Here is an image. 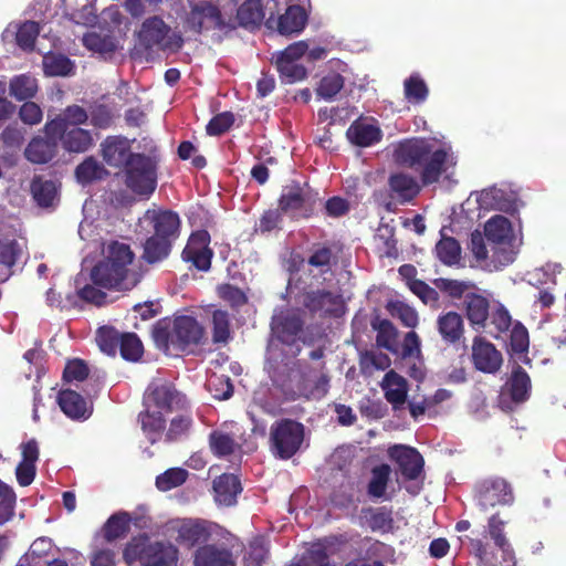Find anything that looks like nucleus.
<instances>
[{"instance_id":"nucleus-4","label":"nucleus","mask_w":566,"mask_h":566,"mask_svg":"<svg viewBox=\"0 0 566 566\" xmlns=\"http://www.w3.org/2000/svg\"><path fill=\"white\" fill-rule=\"evenodd\" d=\"M123 559L127 565L178 566L179 549L168 541L153 542L146 534H139L125 545Z\"/></svg>"},{"instance_id":"nucleus-48","label":"nucleus","mask_w":566,"mask_h":566,"mask_svg":"<svg viewBox=\"0 0 566 566\" xmlns=\"http://www.w3.org/2000/svg\"><path fill=\"white\" fill-rule=\"evenodd\" d=\"M36 92V80L30 75H17L10 81V95L17 101H28L34 97Z\"/></svg>"},{"instance_id":"nucleus-34","label":"nucleus","mask_w":566,"mask_h":566,"mask_svg":"<svg viewBox=\"0 0 566 566\" xmlns=\"http://www.w3.org/2000/svg\"><path fill=\"white\" fill-rule=\"evenodd\" d=\"M484 233L489 244L513 240V230L510 220L500 214L486 221Z\"/></svg>"},{"instance_id":"nucleus-42","label":"nucleus","mask_w":566,"mask_h":566,"mask_svg":"<svg viewBox=\"0 0 566 566\" xmlns=\"http://www.w3.org/2000/svg\"><path fill=\"white\" fill-rule=\"evenodd\" d=\"M436 255L441 263L448 266L455 265L461 259V247L453 237L442 235L434 248Z\"/></svg>"},{"instance_id":"nucleus-62","label":"nucleus","mask_w":566,"mask_h":566,"mask_svg":"<svg viewBox=\"0 0 566 566\" xmlns=\"http://www.w3.org/2000/svg\"><path fill=\"white\" fill-rule=\"evenodd\" d=\"M88 118L91 124L97 128H108L113 123V114L111 108L105 104L94 103L90 106Z\"/></svg>"},{"instance_id":"nucleus-13","label":"nucleus","mask_w":566,"mask_h":566,"mask_svg":"<svg viewBox=\"0 0 566 566\" xmlns=\"http://www.w3.org/2000/svg\"><path fill=\"white\" fill-rule=\"evenodd\" d=\"M210 239V234L207 230L192 232L182 250V260L191 263L199 271H208L211 268L213 256V251L209 247Z\"/></svg>"},{"instance_id":"nucleus-2","label":"nucleus","mask_w":566,"mask_h":566,"mask_svg":"<svg viewBox=\"0 0 566 566\" xmlns=\"http://www.w3.org/2000/svg\"><path fill=\"white\" fill-rule=\"evenodd\" d=\"M151 336L160 350L188 355L196 354L208 340L206 327L190 315H179L172 321L159 319L153 327Z\"/></svg>"},{"instance_id":"nucleus-41","label":"nucleus","mask_w":566,"mask_h":566,"mask_svg":"<svg viewBox=\"0 0 566 566\" xmlns=\"http://www.w3.org/2000/svg\"><path fill=\"white\" fill-rule=\"evenodd\" d=\"M93 145L91 133L81 127L67 128L63 135L62 146L70 153H84Z\"/></svg>"},{"instance_id":"nucleus-19","label":"nucleus","mask_w":566,"mask_h":566,"mask_svg":"<svg viewBox=\"0 0 566 566\" xmlns=\"http://www.w3.org/2000/svg\"><path fill=\"white\" fill-rule=\"evenodd\" d=\"M193 566H235L231 549L223 545L205 544L193 553Z\"/></svg>"},{"instance_id":"nucleus-5","label":"nucleus","mask_w":566,"mask_h":566,"mask_svg":"<svg viewBox=\"0 0 566 566\" xmlns=\"http://www.w3.org/2000/svg\"><path fill=\"white\" fill-rule=\"evenodd\" d=\"M158 163L155 155L135 154L124 167L126 187L140 197L153 195L157 187Z\"/></svg>"},{"instance_id":"nucleus-57","label":"nucleus","mask_w":566,"mask_h":566,"mask_svg":"<svg viewBox=\"0 0 566 566\" xmlns=\"http://www.w3.org/2000/svg\"><path fill=\"white\" fill-rule=\"evenodd\" d=\"M40 33V25L35 21L27 20L21 23L15 33V41L20 49L31 52Z\"/></svg>"},{"instance_id":"nucleus-31","label":"nucleus","mask_w":566,"mask_h":566,"mask_svg":"<svg viewBox=\"0 0 566 566\" xmlns=\"http://www.w3.org/2000/svg\"><path fill=\"white\" fill-rule=\"evenodd\" d=\"M437 327L442 339L448 344H457L464 334L462 316L453 311L438 317Z\"/></svg>"},{"instance_id":"nucleus-40","label":"nucleus","mask_w":566,"mask_h":566,"mask_svg":"<svg viewBox=\"0 0 566 566\" xmlns=\"http://www.w3.org/2000/svg\"><path fill=\"white\" fill-rule=\"evenodd\" d=\"M208 441L211 452L217 458L232 455L238 449H240V444L235 439L231 434L221 430L211 431Z\"/></svg>"},{"instance_id":"nucleus-63","label":"nucleus","mask_w":566,"mask_h":566,"mask_svg":"<svg viewBox=\"0 0 566 566\" xmlns=\"http://www.w3.org/2000/svg\"><path fill=\"white\" fill-rule=\"evenodd\" d=\"M234 123V115L231 112H223L213 116L207 127V134L210 136H220L228 132Z\"/></svg>"},{"instance_id":"nucleus-36","label":"nucleus","mask_w":566,"mask_h":566,"mask_svg":"<svg viewBox=\"0 0 566 566\" xmlns=\"http://www.w3.org/2000/svg\"><path fill=\"white\" fill-rule=\"evenodd\" d=\"M30 191L38 203L42 208L51 207L57 195L55 182L45 180L41 176H34L30 184Z\"/></svg>"},{"instance_id":"nucleus-39","label":"nucleus","mask_w":566,"mask_h":566,"mask_svg":"<svg viewBox=\"0 0 566 566\" xmlns=\"http://www.w3.org/2000/svg\"><path fill=\"white\" fill-rule=\"evenodd\" d=\"M108 175L105 167L93 156L86 157L75 168L76 180L82 185L92 184L95 180H102Z\"/></svg>"},{"instance_id":"nucleus-8","label":"nucleus","mask_w":566,"mask_h":566,"mask_svg":"<svg viewBox=\"0 0 566 566\" xmlns=\"http://www.w3.org/2000/svg\"><path fill=\"white\" fill-rule=\"evenodd\" d=\"M144 405L165 413L186 411L189 408L186 395L166 379L150 381L144 395Z\"/></svg>"},{"instance_id":"nucleus-14","label":"nucleus","mask_w":566,"mask_h":566,"mask_svg":"<svg viewBox=\"0 0 566 566\" xmlns=\"http://www.w3.org/2000/svg\"><path fill=\"white\" fill-rule=\"evenodd\" d=\"M302 304L312 315L319 317H338L342 314L340 296L327 290L304 292Z\"/></svg>"},{"instance_id":"nucleus-56","label":"nucleus","mask_w":566,"mask_h":566,"mask_svg":"<svg viewBox=\"0 0 566 566\" xmlns=\"http://www.w3.org/2000/svg\"><path fill=\"white\" fill-rule=\"evenodd\" d=\"M193 424L191 413L185 412L174 417L165 433L167 442H175L187 436Z\"/></svg>"},{"instance_id":"nucleus-11","label":"nucleus","mask_w":566,"mask_h":566,"mask_svg":"<svg viewBox=\"0 0 566 566\" xmlns=\"http://www.w3.org/2000/svg\"><path fill=\"white\" fill-rule=\"evenodd\" d=\"M170 31V27L160 17H149L137 32V43L147 51L170 49L172 46Z\"/></svg>"},{"instance_id":"nucleus-53","label":"nucleus","mask_w":566,"mask_h":566,"mask_svg":"<svg viewBox=\"0 0 566 566\" xmlns=\"http://www.w3.org/2000/svg\"><path fill=\"white\" fill-rule=\"evenodd\" d=\"M231 338L230 318L227 311L216 310L212 313V342L227 344Z\"/></svg>"},{"instance_id":"nucleus-37","label":"nucleus","mask_w":566,"mask_h":566,"mask_svg":"<svg viewBox=\"0 0 566 566\" xmlns=\"http://www.w3.org/2000/svg\"><path fill=\"white\" fill-rule=\"evenodd\" d=\"M335 255L333 249L327 243H313L308 249L306 262L310 266L318 269L322 274L327 273L333 264Z\"/></svg>"},{"instance_id":"nucleus-24","label":"nucleus","mask_w":566,"mask_h":566,"mask_svg":"<svg viewBox=\"0 0 566 566\" xmlns=\"http://www.w3.org/2000/svg\"><path fill=\"white\" fill-rule=\"evenodd\" d=\"M57 403L61 410L73 420H86L92 415V407L77 391L72 389L60 390Z\"/></svg>"},{"instance_id":"nucleus-54","label":"nucleus","mask_w":566,"mask_h":566,"mask_svg":"<svg viewBox=\"0 0 566 566\" xmlns=\"http://www.w3.org/2000/svg\"><path fill=\"white\" fill-rule=\"evenodd\" d=\"M188 471L182 468H170L157 475L156 488L161 492L170 491L182 485L188 479Z\"/></svg>"},{"instance_id":"nucleus-7","label":"nucleus","mask_w":566,"mask_h":566,"mask_svg":"<svg viewBox=\"0 0 566 566\" xmlns=\"http://www.w3.org/2000/svg\"><path fill=\"white\" fill-rule=\"evenodd\" d=\"M304 426L293 419L283 418L270 428V451L281 460H289L301 449L304 441Z\"/></svg>"},{"instance_id":"nucleus-15","label":"nucleus","mask_w":566,"mask_h":566,"mask_svg":"<svg viewBox=\"0 0 566 566\" xmlns=\"http://www.w3.org/2000/svg\"><path fill=\"white\" fill-rule=\"evenodd\" d=\"M472 361L479 371L495 374L503 364V357L491 342L475 336L472 342Z\"/></svg>"},{"instance_id":"nucleus-33","label":"nucleus","mask_w":566,"mask_h":566,"mask_svg":"<svg viewBox=\"0 0 566 566\" xmlns=\"http://www.w3.org/2000/svg\"><path fill=\"white\" fill-rule=\"evenodd\" d=\"M265 18L262 0H245L237 10L233 19L243 28L260 27Z\"/></svg>"},{"instance_id":"nucleus-6","label":"nucleus","mask_w":566,"mask_h":566,"mask_svg":"<svg viewBox=\"0 0 566 566\" xmlns=\"http://www.w3.org/2000/svg\"><path fill=\"white\" fill-rule=\"evenodd\" d=\"M319 201L317 191L307 184L302 186L298 181L293 180L283 187L279 198V209L292 219H308L314 216Z\"/></svg>"},{"instance_id":"nucleus-52","label":"nucleus","mask_w":566,"mask_h":566,"mask_svg":"<svg viewBox=\"0 0 566 566\" xmlns=\"http://www.w3.org/2000/svg\"><path fill=\"white\" fill-rule=\"evenodd\" d=\"M345 78L336 72H331L323 76L316 87L318 97L329 101L333 99L344 87Z\"/></svg>"},{"instance_id":"nucleus-51","label":"nucleus","mask_w":566,"mask_h":566,"mask_svg":"<svg viewBox=\"0 0 566 566\" xmlns=\"http://www.w3.org/2000/svg\"><path fill=\"white\" fill-rule=\"evenodd\" d=\"M73 67V62L63 54H48L43 57V70L49 76H66Z\"/></svg>"},{"instance_id":"nucleus-55","label":"nucleus","mask_w":566,"mask_h":566,"mask_svg":"<svg viewBox=\"0 0 566 566\" xmlns=\"http://www.w3.org/2000/svg\"><path fill=\"white\" fill-rule=\"evenodd\" d=\"M386 310L394 318H398L406 327L413 328L418 324L419 317L416 310L401 301L388 302Z\"/></svg>"},{"instance_id":"nucleus-12","label":"nucleus","mask_w":566,"mask_h":566,"mask_svg":"<svg viewBox=\"0 0 566 566\" xmlns=\"http://www.w3.org/2000/svg\"><path fill=\"white\" fill-rule=\"evenodd\" d=\"M387 453L406 481L417 480L422 474L424 459L416 448L406 444H394L388 448Z\"/></svg>"},{"instance_id":"nucleus-64","label":"nucleus","mask_w":566,"mask_h":566,"mask_svg":"<svg viewBox=\"0 0 566 566\" xmlns=\"http://www.w3.org/2000/svg\"><path fill=\"white\" fill-rule=\"evenodd\" d=\"M370 511L369 525L373 531L388 532L392 528L394 518L391 510L381 506Z\"/></svg>"},{"instance_id":"nucleus-27","label":"nucleus","mask_w":566,"mask_h":566,"mask_svg":"<svg viewBox=\"0 0 566 566\" xmlns=\"http://www.w3.org/2000/svg\"><path fill=\"white\" fill-rule=\"evenodd\" d=\"M163 413L161 411L151 410V408L146 407V409L138 415L142 431L150 444L158 442L164 433H166V419Z\"/></svg>"},{"instance_id":"nucleus-1","label":"nucleus","mask_w":566,"mask_h":566,"mask_svg":"<svg viewBox=\"0 0 566 566\" xmlns=\"http://www.w3.org/2000/svg\"><path fill=\"white\" fill-rule=\"evenodd\" d=\"M395 160L420 175L424 186L436 184L448 167L455 165L449 153L426 138L405 139L395 149Z\"/></svg>"},{"instance_id":"nucleus-10","label":"nucleus","mask_w":566,"mask_h":566,"mask_svg":"<svg viewBox=\"0 0 566 566\" xmlns=\"http://www.w3.org/2000/svg\"><path fill=\"white\" fill-rule=\"evenodd\" d=\"M474 500L481 510L488 511L496 505H512L515 497L512 485L505 479L493 476L475 484Z\"/></svg>"},{"instance_id":"nucleus-16","label":"nucleus","mask_w":566,"mask_h":566,"mask_svg":"<svg viewBox=\"0 0 566 566\" xmlns=\"http://www.w3.org/2000/svg\"><path fill=\"white\" fill-rule=\"evenodd\" d=\"M307 19L306 10L302 6L291 4L277 19L271 14L266 19L265 25L269 29H275L282 35H292L298 34L304 30Z\"/></svg>"},{"instance_id":"nucleus-58","label":"nucleus","mask_w":566,"mask_h":566,"mask_svg":"<svg viewBox=\"0 0 566 566\" xmlns=\"http://www.w3.org/2000/svg\"><path fill=\"white\" fill-rule=\"evenodd\" d=\"M275 65L282 82L292 84L306 77L307 71L297 62L287 60H275Z\"/></svg>"},{"instance_id":"nucleus-43","label":"nucleus","mask_w":566,"mask_h":566,"mask_svg":"<svg viewBox=\"0 0 566 566\" xmlns=\"http://www.w3.org/2000/svg\"><path fill=\"white\" fill-rule=\"evenodd\" d=\"M432 284L441 294L446 295L451 301H459L462 297L465 298L468 291L472 287V284L468 281L448 277H437L432 281Z\"/></svg>"},{"instance_id":"nucleus-22","label":"nucleus","mask_w":566,"mask_h":566,"mask_svg":"<svg viewBox=\"0 0 566 566\" xmlns=\"http://www.w3.org/2000/svg\"><path fill=\"white\" fill-rule=\"evenodd\" d=\"M471 552L483 566H516L515 553L511 545L499 548L501 560L497 556L488 549V546L479 538L470 539Z\"/></svg>"},{"instance_id":"nucleus-60","label":"nucleus","mask_w":566,"mask_h":566,"mask_svg":"<svg viewBox=\"0 0 566 566\" xmlns=\"http://www.w3.org/2000/svg\"><path fill=\"white\" fill-rule=\"evenodd\" d=\"M218 295L220 298L229 303L233 308H239L248 303V296L238 286L224 283L218 286Z\"/></svg>"},{"instance_id":"nucleus-50","label":"nucleus","mask_w":566,"mask_h":566,"mask_svg":"<svg viewBox=\"0 0 566 566\" xmlns=\"http://www.w3.org/2000/svg\"><path fill=\"white\" fill-rule=\"evenodd\" d=\"M118 349L123 359L133 363L138 361L144 354V345L140 338L130 332L123 333Z\"/></svg>"},{"instance_id":"nucleus-9","label":"nucleus","mask_w":566,"mask_h":566,"mask_svg":"<svg viewBox=\"0 0 566 566\" xmlns=\"http://www.w3.org/2000/svg\"><path fill=\"white\" fill-rule=\"evenodd\" d=\"M186 24L196 33L203 30L231 31L237 28L233 18H226L217 6L207 1H200L191 7Z\"/></svg>"},{"instance_id":"nucleus-44","label":"nucleus","mask_w":566,"mask_h":566,"mask_svg":"<svg viewBox=\"0 0 566 566\" xmlns=\"http://www.w3.org/2000/svg\"><path fill=\"white\" fill-rule=\"evenodd\" d=\"M122 336L123 333H119L115 327L105 325L96 331L95 340L101 352L114 357L119 348Z\"/></svg>"},{"instance_id":"nucleus-47","label":"nucleus","mask_w":566,"mask_h":566,"mask_svg":"<svg viewBox=\"0 0 566 566\" xmlns=\"http://www.w3.org/2000/svg\"><path fill=\"white\" fill-rule=\"evenodd\" d=\"M408 287L424 305L433 310L441 307L440 291L434 285L430 286L422 280H411L408 282Z\"/></svg>"},{"instance_id":"nucleus-61","label":"nucleus","mask_w":566,"mask_h":566,"mask_svg":"<svg viewBox=\"0 0 566 566\" xmlns=\"http://www.w3.org/2000/svg\"><path fill=\"white\" fill-rule=\"evenodd\" d=\"M510 347L513 353L524 354L527 353L530 347V337L526 327L516 322L510 334Z\"/></svg>"},{"instance_id":"nucleus-3","label":"nucleus","mask_w":566,"mask_h":566,"mask_svg":"<svg viewBox=\"0 0 566 566\" xmlns=\"http://www.w3.org/2000/svg\"><path fill=\"white\" fill-rule=\"evenodd\" d=\"M134 259L135 253L128 244L113 241L106 256L91 271L93 283L107 290H132L138 283L136 273L129 269Z\"/></svg>"},{"instance_id":"nucleus-29","label":"nucleus","mask_w":566,"mask_h":566,"mask_svg":"<svg viewBox=\"0 0 566 566\" xmlns=\"http://www.w3.org/2000/svg\"><path fill=\"white\" fill-rule=\"evenodd\" d=\"M210 536V530L205 522L187 521L178 527L176 541L190 548L198 544L208 542Z\"/></svg>"},{"instance_id":"nucleus-17","label":"nucleus","mask_w":566,"mask_h":566,"mask_svg":"<svg viewBox=\"0 0 566 566\" xmlns=\"http://www.w3.org/2000/svg\"><path fill=\"white\" fill-rule=\"evenodd\" d=\"M145 219L153 227V235L175 242L180 234V218L177 212L171 210L149 209L145 213Z\"/></svg>"},{"instance_id":"nucleus-20","label":"nucleus","mask_w":566,"mask_h":566,"mask_svg":"<svg viewBox=\"0 0 566 566\" xmlns=\"http://www.w3.org/2000/svg\"><path fill=\"white\" fill-rule=\"evenodd\" d=\"M389 197L397 203L411 202L420 192L417 180L405 172L391 174L388 179Z\"/></svg>"},{"instance_id":"nucleus-32","label":"nucleus","mask_w":566,"mask_h":566,"mask_svg":"<svg viewBox=\"0 0 566 566\" xmlns=\"http://www.w3.org/2000/svg\"><path fill=\"white\" fill-rule=\"evenodd\" d=\"M506 386L510 397L515 403L525 402L530 398L532 389L531 378L520 365L512 369Z\"/></svg>"},{"instance_id":"nucleus-45","label":"nucleus","mask_w":566,"mask_h":566,"mask_svg":"<svg viewBox=\"0 0 566 566\" xmlns=\"http://www.w3.org/2000/svg\"><path fill=\"white\" fill-rule=\"evenodd\" d=\"M405 98L415 105L422 104L429 95V88L419 74H412L403 82Z\"/></svg>"},{"instance_id":"nucleus-25","label":"nucleus","mask_w":566,"mask_h":566,"mask_svg":"<svg viewBox=\"0 0 566 566\" xmlns=\"http://www.w3.org/2000/svg\"><path fill=\"white\" fill-rule=\"evenodd\" d=\"M463 304L470 325L475 331L484 329L490 316V301L481 294L471 292L465 295Z\"/></svg>"},{"instance_id":"nucleus-49","label":"nucleus","mask_w":566,"mask_h":566,"mask_svg":"<svg viewBox=\"0 0 566 566\" xmlns=\"http://www.w3.org/2000/svg\"><path fill=\"white\" fill-rule=\"evenodd\" d=\"M83 45L96 53L105 54L116 51V40L111 34H101L97 32H88L83 36Z\"/></svg>"},{"instance_id":"nucleus-35","label":"nucleus","mask_w":566,"mask_h":566,"mask_svg":"<svg viewBox=\"0 0 566 566\" xmlns=\"http://www.w3.org/2000/svg\"><path fill=\"white\" fill-rule=\"evenodd\" d=\"M174 242L150 235L143 244L144 251L142 258L148 263L154 264L168 258L171 252Z\"/></svg>"},{"instance_id":"nucleus-26","label":"nucleus","mask_w":566,"mask_h":566,"mask_svg":"<svg viewBox=\"0 0 566 566\" xmlns=\"http://www.w3.org/2000/svg\"><path fill=\"white\" fill-rule=\"evenodd\" d=\"M214 500L217 503L231 506L237 503V496L241 493L240 479L231 473H223L213 481Z\"/></svg>"},{"instance_id":"nucleus-59","label":"nucleus","mask_w":566,"mask_h":566,"mask_svg":"<svg viewBox=\"0 0 566 566\" xmlns=\"http://www.w3.org/2000/svg\"><path fill=\"white\" fill-rule=\"evenodd\" d=\"M491 260L495 266H506L515 260L516 252L513 249L512 241L489 244Z\"/></svg>"},{"instance_id":"nucleus-18","label":"nucleus","mask_w":566,"mask_h":566,"mask_svg":"<svg viewBox=\"0 0 566 566\" xmlns=\"http://www.w3.org/2000/svg\"><path fill=\"white\" fill-rule=\"evenodd\" d=\"M135 154L124 136H108L101 143L103 160L113 168H124Z\"/></svg>"},{"instance_id":"nucleus-38","label":"nucleus","mask_w":566,"mask_h":566,"mask_svg":"<svg viewBox=\"0 0 566 566\" xmlns=\"http://www.w3.org/2000/svg\"><path fill=\"white\" fill-rule=\"evenodd\" d=\"M371 476L367 484V494L371 499H381L385 496L387 486L390 482L391 468L389 464L381 463L371 469Z\"/></svg>"},{"instance_id":"nucleus-23","label":"nucleus","mask_w":566,"mask_h":566,"mask_svg":"<svg viewBox=\"0 0 566 566\" xmlns=\"http://www.w3.org/2000/svg\"><path fill=\"white\" fill-rule=\"evenodd\" d=\"M346 136L355 146L370 147L381 140L382 132L377 124H371L363 118H358L350 124Z\"/></svg>"},{"instance_id":"nucleus-21","label":"nucleus","mask_w":566,"mask_h":566,"mask_svg":"<svg viewBox=\"0 0 566 566\" xmlns=\"http://www.w3.org/2000/svg\"><path fill=\"white\" fill-rule=\"evenodd\" d=\"M304 321L295 311H287L277 316L272 323V329L277 339L285 344L292 345L303 331Z\"/></svg>"},{"instance_id":"nucleus-46","label":"nucleus","mask_w":566,"mask_h":566,"mask_svg":"<svg viewBox=\"0 0 566 566\" xmlns=\"http://www.w3.org/2000/svg\"><path fill=\"white\" fill-rule=\"evenodd\" d=\"M130 516L126 512L115 513L104 524V537L107 542L124 537L129 531Z\"/></svg>"},{"instance_id":"nucleus-30","label":"nucleus","mask_w":566,"mask_h":566,"mask_svg":"<svg viewBox=\"0 0 566 566\" xmlns=\"http://www.w3.org/2000/svg\"><path fill=\"white\" fill-rule=\"evenodd\" d=\"M57 151V144L44 137H33L24 149V157L32 164L43 165L51 161Z\"/></svg>"},{"instance_id":"nucleus-28","label":"nucleus","mask_w":566,"mask_h":566,"mask_svg":"<svg viewBox=\"0 0 566 566\" xmlns=\"http://www.w3.org/2000/svg\"><path fill=\"white\" fill-rule=\"evenodd\" d=\"M381 388L385 392V398L395 408L403 405L408 394V382L406 378L396 373L389 370L382 378Z\"/></svg>"}]
</instances>
